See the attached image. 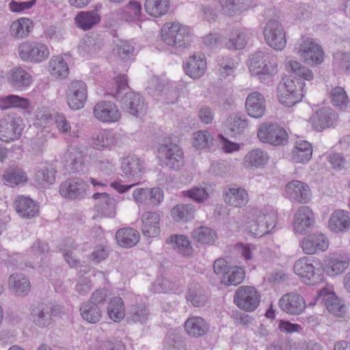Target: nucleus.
<instances>
[{
    "instance_id": "1",
    "label": "nucleus",
    "mask_w": 350,
    "mask_h": 350,
    "mask_svg": "<svg viewBox=\"0 0 350 350\" xmlns=\"http://www.w3.org/2000/svg\"><path fill=\"white\" fill-rule=\"evenodd\" d=\"M114 80L116 89L113 96L116 100L120 99L122 109L137 118L144 116L147 107L143 96L133 92H128L122 96V92L129 88L126 76L119 75Z\"/></svg>"
},
{
    "instance_id": "2",
    "label": "nucleus",
    "mask_w": 350,
    "mask_h": 350,
    "mask_svg": "<svg viewBox=\"0 0 350 350\" xmlns=\"http://www.w3.org/2000/svg\"><path fill=\"white\" fill-rule=\"evenodd\" d=\"M65 314L64 306L46 302H39L31 306L29 319L40 328H47L54 321L53 318H62Z\"/></svg>"
},
{
    "instance_id": "3",
    "label": "nucleus",
    "mask_w": 350,
    "mask_h": 350,
    "mask_svg": "<svg viewBox=\"0 0 350 350\" xmlns=\"http://www.w3.org/2000/svg\"><path fill=\"white\" fill-rule=\"evenodd\" d=\"M249 69L253 75L265 81L277 73L278 64L270 53L258 51L250 56Z\"/></svg>"
},
{
    "instance_id": "4",
    "label": "nucleus",
    "mask_w": 350,
    "mask_h": 350,
    "mask_svg": "<svg viewBox=\"0 0 350 350\" xmlns=\"http://www.w3.org/2000/svg\"><path fill=\"white\" fill-rule=\"evenodd\" d=\"M122 176L129 180L139 182L144 172L143 162L134 156H129L122 159L121 167ZM138 183L131 185H123L120 181H115L111 183V187L120 193L127 192Z\"/></svg>"
},
{
    "instance_id": "5",
    "label": "nucleus",
    "mask_w": 350,
    "mask_h": 350,
    "mask_svg": "<svg viewBox=\"0 0 350 350\" xmlns=\"http://www.w3.org/2000/svg\"><path fill=\"white\" fill-rule=\"evenodd\" d=\"M162 40L167 45L176 49H185L190 45V29L179 23H166L161 28Z\"/></svg>"
},
{
    "instance_id": "6",
    "label": "nucleus",
    "mask_w": 350,
    "mask_h": 350,
    "mask_svg": "<svg viewBox=\"0 0 350 350\" xmlns=\"http://www.w3.org/2000/svg\"><path fill=\"white\" fill-rule=\"evenodd\" d=\"M305 83L300 79H286L278 88V98L285 107H291L300 102L304 96Z\"/></svg>"
},
{
    "instance_id": "7",
    "label": "nucleus",
    "mask_w": 350,
    "mask_h": 350,
    "mask_svg": "<svg viewBox=\"0 0 350 350\" xmlns=\"http://www.w3.org/2000/svg\"><path fill=\"white\" fill-rule=\"evenodd\" d=\"M255 220L250 225V232L261 237L269 234L276 226L277 214L271 208L254 210Z\"/></svg>"
},
{
    "instance_id": "8",
    "label": "nucleus",
    "mask_w": 350,
    "mask_h": 350,
    "mask_svg": "<svg viewBox=\"0 0 350 350\" xmlns=\"http://www.w3.org/2000/svg\"><path fill=\"white\" fill-rule=\"evenodd\" d=\"M158 157L163 167L178 170L184 165V155L181 148L176 144L169 143L160 145Z\"/></svg>"
},
{
    "instance_id": "9",
    "label": "nucleus",
    "mask_w": 350,
    "mask_h": 350,
    "mask_svg": "<svg viewBox=\"0 0 350 350\" xmlns=\"http://www.w3.org/2000/svg\"><path fill=\"white\" fill-rule=\"evenodd\" d=\"M24 124L23 120L16 114H8L0 120V140L6 143L21 137Z\"/></svg>"
},
{
    "instance_id": "10",
    "label": "nucleus",
    "mask_w": 350,
    "mask_h": 350,
    "mask_svg": "<svg viewBox=\"0 0 350 350\" xmlns=\"http://www.w3.org/2000/svg\"><path fill=\"white\" fill-rule=\"evenodd\" d=\"M260 141L273 146H284L288 142V134L286 130L277 124H262L257 133Z\"/></svg>"
},
{
    "instance_id": "11",
    "label": "nucleus",
    "mask_w": 350,
    "mask_h": 350,
    "mask_svg": "<svg viewBox=\"0 0 350 350\" xmlns=\"http://www.w3.org/2000/svg\"><path fill=\"white\" fill-rule=\"evenodd\" d=\"M260 299V294L256 288L249 286L239 287L234 295V304L247 312L254 311L258 306Z\"/></svg>"
},
{
    "instance_id": "12",
    "label": "nucleus",
    "mask_w": 350,
    "mask_h": 350,
    "mask_svg": "<svg viewBox=\"0 0 350 350\" xmlns=\"http://www.w3.org/2000/svg\"><path fill=\"white\" fill-rule=\"evenodd\" d=\"M18 53L23 61L42 62L49 57V50L43 43L25 42L19 45Z\"/></svg>"
},
{
    "instance_id": "13",
    "label": "nucleus",
    "mask_w": 350,
    "mask_h": 350,
    "mask_svg": "<svg viewBox=\"0 0 350 350\" xmlns=\"http://www.w3.org/2000/svg\"><path fill=\"white\" fill-rule=\"evenodd\" d=\"M294 271L308 285H315L322 280L320 270L315 268L312 259L308 257H303L295 261Z\"/></svg>"
},
{
    "instance_id": "14",
    "label": "nucleus",
    "mask_w": 350,
    "mask_h": 350,
    "mask_svg": "<svg viewBox=\"0 0 350 350\" xmlns=\"http://www.w3.org/2000/svg\"><path fill=\"white\" fill-rule=\"evenodd\" d=\"M295 49L300 58L307 64L318 65L323 61V51L321 46L314 42L312 39L304 40Z\"/></svg>"
},
{
    "instance_id": "15",
    "label": "nucleus",
    "mask_w": 350,
    "mask_h": 350,
    "mask_svg": "<svg viewBox=\"0 0 350 350\" xmlns=\"http://www.w3.org/2000/svg\"><path fill=\"white\" fill-rule=\"evenodd\" d=\"M87 97L88 88L83 81L70 82L66 91V101L71 109L78 110L83 107Z\"/></svg>"
},
{
    "instance_id": "16",
    "label": "nucleus",
    "mask_w": 350,
    "mask_h": 350,
    "mask_svg": "<svg viewBox=\"0 0 350 350\" xmlns=\"http://www.w3.org/2000/svg\"><path fill=\"white\" fill-rule=\"evenodd\" d=\"M264 36L269 46L275 50L281 51L286 44V36L284 28L278 21H269L264 28Z\"/></svg>"
},
{
    "instance_id": "17",
    "label": "nucleus",
    "mask_w": 350,
    "mask_h": 350,
    "mask_svg": "<svg viewBox=\"0 0 350 350\" xmlns=\"http://www.w3.org/2000/svg\"><path fill=\"white\" fill-rule=\"evenodd\" d=\"M314 301L323 303L327 310L338 317H342L346 312V307L334 292L322 288L314 298Z\"/></svg>"
},
{
    "instance_id": "18",
    "label": "nucleus",
    "mask_w": 350,
    "mask_h": 350,
    "mask_svg": "<svg viewBox=\"0 0 350 350\" xmlns=\"http://www.w3.org/2000/svg\"><path fill=\"white\" fill-rule=\"evenodd\" d=\"M93 113L98 120L103 122H116L121 118V113L117 105L108 100L98 102L94 107Z\"/></svg>"
},
{
    "instance_id": "19",
    "label": "nucleus",
    "mask_w": 350,
    "mask_h": 350,
    "mask_svg": "<svg viewBox=\"0 0 350 350\" xmlns=\"http://www.w3.org/2000/svg\"><path fill=\"white\" fill-rule=\"evenodd\" d=\"M87 183L79 178L68 179L59 186V193L68 199H81L87 194Z\"/></svg>"
},
{
    "instance_id": "20",
    "label": "nucleus",
    "mask_w": 350,
    "mask_h": 350,
    "mask_svg": "<svg viewBox=\"0 0 350 350\" xmlns=\"http://www.w3.org/2000/svg\"><path fill=\"white\" fill-rule=\"evenodd\" d=\"M278 305L282 311L290 315L301 314L306 306L304 297L297 293H289L282 296Z\"/></svg>"
},
{
    "instance_id": "21",
    "label": "nucleus",
    "mask_w": 350,
    "mask_h": 350,
    "mask_svg": "<svg viewBox=\"0 0 350 350\" xmlns=\"http://www.w3.org/2000/svg\"><path fill=\"white\" fill-rule=\"evenodd\" d=\"M286 193L289 199L301 204L308 202L311 196L308 185L297 180L286 184Z\"/></svg>"
},
{
    "instance_id": "22",
    "label": "nucleus",
    "mask_w": 350,
    "mask_h": 350,
    "mask_svg": "<svg viewBox=\"0 0 350 350\" xmlns=\"http://www.w3.org/2000/svg\"><path fill=\"white\" fill-rule=\"evenodd\" d=\"M315 222L314 216L312 209L306 206H302L297 211L293 221L295 230L303 234L314 226Z\"/></svg>"
},
{
    "instance_id": "23",
    "label": "nucleus",
    "mask_w": 350,
    "mask_h": 350,
    "mask_svg": "<svg viewBox=\"0 0 350 350\" xmlns=\"http://www.w3.org/2000/svg\"><path fill=\"white\" fill-rule=\"evenodd\" d=\"M301 246L305 254H313L317 251H325L328 248L329 241L323 234H313L305 237Z\"/></svg>"
},
{
    "instance_id": "24",
    "label": "nucleus",
    "mask_w": 350,
    "mask_h": 350,
    "mask_svg": "<svg viewBox=\"0 0 350 350\" xmlns=\"http://www.w3.org/2000/svg\"><path fill=\"white\" fill-rule=\"evenodd\" d=\"M223 196L226 204L237 208L245 206L249 201L247 191L241 187L226 188Z\"/></svg>"
},
{
    "instance_id": "25",
    "label": "nucleus",
    "mask_w": 350,
    "mask_h": 350,
    "mask_svg": "<svg viewBox=\"0 0 350 350\" xmlns=\"http://www.w3.org/2000/svg\"><path fill=\"white\" fill-rule=\"evenodd\" d=\"M337 120L338 116L332 109L322 108L312 116V126L315 131H321L333 126Z\"/></svg>"
},
{
    "instance_id": "26",
    "label": "nucleus",
    "mask_w": 350,
    "mask_h": 350,
    "mask_svg": "<svg viewBox=\"0 0 350 350\" xmlns=\"http://www.w3.org/2000/svg\"><path fill=\"white\" fill-rule=\"evenodd\" d=\"M350 258L344 252H334L327 259L325 270L330 275H335L344 272L349 267Z\"/></svg>"
},
{
    "instance_id": "27",
    "label": "nucleus",
    "mask_w": 350,
    "mask_h": 350,
    "mask_svg": "<svg viewBox=\"0 0 350 350\" xmlns=\"http://www.w3.org/2000/svg\"><path fill=\"white\" fill-rule=\"evenodd\" d=\"M187 75L193 79H200L206 70V62L202 55L194 54L189 57L184 66Z\"/></svg>"
},
{
    "instance_id": "28",
    "label": "nucleus",
    "mask_w": 350,
    "mask_h": 350,
    "mask_svg": "<svg viewBox=\"0 0 350 350\" xmlns=\"http://www.w3.org/2000/svg\"><path fill=\"white\" fill-rule=\"evenodd\" d=\"M328 228L333 232H345L350 229V213L343 210L334 211L328 221Z\"/></svg>"
},
{
    "instance_id": "29",
    "label": "nucleus",
    "mask_w": 350,
    "mask_h": 350,
    "mask_svg": "<svg viewBox=\"0 0 350 350\" xmlns=\"http://www.w3.org/2000/svg\"><path fill=\"white\" fill-rule=\"evenodd\" d=\"M245 109L250 116L254 118H261L266 109L263 96L258 92L250 93L245 100Z\"/></svg>"
},
{
    "instance_id": "30",
    "label": "nucleus",
    "mask_w": 350,
    "mask_h": 350,
    "mask_svg": "<svg viewBox=\"0 0 350 350\" xmlns=\"http://www.w3.org/2000/svg\"><path fill=\"white\" fill-rule=\"evenodd\" d=\"M142 232L148 238L156 237L160 234L159 214L153 212H145L142 217Z\"/></svg>"
},
{
    "instance_id": "31",
    "label": "nucleus",
    "mask_w": 350,
    "mask_h": 350,
    "mask_svg": "<svg viewBox=\"0 0 350 350\" xmlns=\"http://www.w3.org/2000/svg\"><path fill=\"white\" fill-rule=\"evenodd\" d=\"M14 207L17 213L23 218L35 217L39 213V205L32 199L25 196H19L14 201Z\"/></svg>"
},
{
    "instance_id": "32",
    "label": "nucleus",
    "mask_w": 350,
    "mask_h": 350,
    "mask_svg": "<svg viewBox=\"0 0 350 350\" xmlns=\"http://www.w3.org/2000/svg\"><path fill=\"white\" fill-rule=\"evenodd\" d=\"M184 327L186 333L196 338L205 336L209 330L208 323L203 318L197 316L188 318Z\"/></svg>"
},
{
    "instance_id": "33",
    "label": "nucleus",
    "mask_w": 350,
    "mask_h": 350,
    "mask_svg": "<svg viewBox=\"0 0 350 350\" xmlns=\"http://www.w3.org/2000/svg\"><path fill=\"white\" fill-rule=\"evenodd\" d=\"M66 165L70 172H79L83 171L84 158L83 151L75 146L69 147L64 154Z\"/></svg>"
},
{
    "instance_id": "34",
    "label": "nucleus",
    "mask_w": 350,
    "mask_h": 350,
    "mask_svg": "<svg viewBox=\"0 0 350 350\" xmlns=\"http://www.w3.org/2000/svg\"><path fill=\"white\" fill-rule=\"evenodd\" d=\"M100 16L95 11H81L75 17L76 26L83 30L88 31L100 22Z\"/></svg>"
},
{
    "instance_id": "35",
    "label": "nucleus",
    "mask_w": 350,
    "mask_h": 350,
    "mask_svg": "<svg viewBox=\"0 0 350 350\" xmlns=\"http://www.w3.org/2000/svg\"><path fill=\"white\" fill-rule=\"evenodd\" d=\"M92 198L98 200L96 205L97 211L100 212L107 217L114 215L117 204L114 198H111L109 195L105 192L95 193L92 196Z\"/></svg>"
},
{
    "instance_id": "36",
    "label": "nucleus",
    "mask_w": 350,
    "mask_h": 350,
    "mask_svg": "<svg viewBox=\"0 0 350 350\" xmlns=\"http://www.w3.org/2000/svg\"><path fill=\"white\" fill-rule=\"evenodd\" d=\"M8 285L10 288L18 296H25L31 290L29 279L22 273L11 274L8 278Z\"/></svg>"
},
{
    "instance_id": "37",
    "label": "nucleus",
    "mask_w": 350,
    "mask_h": 350,
    "mask_svg": "<svg viewBox=\"0 0 350 350\" xmlns=\"http://www.w3.org/2000/svg\"><path fill=\"white\" fill-rule=\"evenodd\" d=\"M139 233L133 228H122L117 231L116 239L117 243L123 247H132L139 241Z\"/></svg>"
},
{
    "instance_id": "38",
    "label": "nucleus",
    "mask_w": 350,
    "mask_h": 350,
    "mask_svg": "<svg viewBox=\"0 0 350 350\" xmlns=\"http://www.w3.org/2000/svg\"><path fill=\"white\" fill-rule=\"evenodd\" d=\"M107 314L109 319L120 323L125 317V307L122 299L114 297L110 299L107 308Z\"/></svg>"
},
{
    "instance_id": "39",
    "label": "nucleus",
    "mask_w": 350,
    "mask_h": 350,
    "mask_svg": "<svg viewBox=\"0 0 350 350\" xmlns=\"http://www.w3.org/2000/svg\"><path fill=\"white\" fill-rule=\"evenodd\" d=\"M192 238L201 245H213L217 239L216 232L206 226H200L195 228L191 232Z\"/></svg>"
},
{
    "instance_id": "40",
    "label": "nucleus",
    "mask_w": 350,
    "mask_h": 350,
    "mask_svg": "<svg viewBox=\"0 0 350 350\" xmlns=\"http://www.w3.org/2000/svg\"><path fill=\"white\" fill-rule=\"evenodd\" d=\"M79 311L82 318L91 324L97 323L103 317L102 309L88 301L81 304Z\"/></svg>"
},
{
    "instance_id": "41",
    "label": "nucleus",
    "mask_w": 350,
    "mask_h": 350,
    "mask_svg": "<svg viewBox=\"0 0 350 350\" xmlns=\"http://www.w3.org/2000/svg\"><path fill=\"white\" fill-rule=\"evenodd\" d=\"M312 154V145L307 141L301 140L296 142L292 158L296 163H306L310 160Z\"/></svg>"
},
{
    "instance_id": "42",
    "label": "nucleus",
    "mask_w": 350,
    "mask_h": 350,
    "mask_svg": "<svg viewBox=\"0 0 350 350\" xmlns=\"http://www.w3.org/2000/svg\"><path fill=\"white\" fill-rule=\"evenodd\" d=\"M117 143L116 135L107 130L100 131L92 138V146L95 149L103 150Z\"/></svg>"
},
{
    "instance_id": "43",
    "label": "nucleus",
    "mask_w": 350,
    "mask_h": 350,
    "mask_svg": "<svg viewBox=\"0 0 350 350\" xmlns=\"http://www.w3.org/2000/svg\"><path fill=\"white\" fill-rule=\"evenodd\" d=\"M170 8V0H146L144 9L148 14L153 17L165 15Z\"/></svg>"
},
{
    "instance_id": "44",
    "label": "nucleus",
    "mask_w": 350,
    "mask_h": 350,
    "mask_svg": "<svg viewBox=\"0 0 350 350\" xmlns=\"http://www.w3.org/2000/svg\"><path fill=\"white\" fill-rule=\"evenodd\" d=\"M247 35L245 30L241 29H233L225 42L226 48L230 50L243 49L247 44Z\"/></svg>"
},
{
    "instance_id": "45",
    "label": "nucleus",
    "mask_w": 350,
    "mask_h": 350,
    "mask_svg": "<svg viewBox=\"0 0 350 350\" xmlns=\"http://www.w3.org/2000/svg\"><path fill=\"white\" fill-rule=\"evenodd\" d=\"M166 243L171 244L173 249L183 256H189L191 253V243L184 235H172L166 239Z\"/></svg>"
},
{
    "instance_id": "46",
    "label": "nucleus",
    "mask_w": 350,
    "mask_h": 350,
    "mask_svg": "<svg viewBox=\"0 0 350 350\" xmlns=\"http://www.w3.org/2000/svg\"><path fill=\"white\" fill-rule=\"evenodd\" d=\"M195 207L190 204H178L171 210V216L176 221L187 222L194 218Z\"/></svg>"
},
{
    "instance_id": "47",
    "label": "nucleus",
    "mask_w": 350,
    "mask_h": 350,
    "mask_svg": "<svg viewBox=\"0 0 350 350\" xmlns=\"http://www.w3.org/2000/svg\"><path fill=\"white\" fill-rule=\"evenodd\" d=\"M141 14L142 5L137 1H130L128 4L118 10V14L125 21H137L139 19Z\"/></svg>"
},
{
    "instance_id": "48",
    "label": "nucleus",
    "mask_w": 350,
    "mask_h": 350,
    "mask_svg": "<svg viewBox=\"0 0 350 350\" xmlns=\"http://www.w3.org/2000/svg\"><path fill=\"white\" fill-rule=\"evenodd\" d=\"M9 81L14 87H27L31 83V76L21 67H15L10 70Z\"/></svg>"
},
{
    "instance_id": "49",
    "label": "nucleus",
    "mask_w": 350,
    "mask_h": 350,
    "mask_svg": "<svg viewBox=\"0 0 350 350\" xmlns=\"http://www.w3.org/2000/svg\"><path fill=\"white\" fill-rule=\"evenodd\" d=\"M247 126V120L239 115H231L226 121V129L234 136L243 133Z\"/></svg>"
},
{
    "instance_id": "50",
    "label": "nucleus",
    "mask_w": 350,
    "mask_h": 350,
    "mask_svg": "<svg viewBox=\"0 0 350 350\" xmlns=\"http://www.w3.org/2000/svg\"><path fill=\"white\" fill-rule=\"evenodd\" d=\"M268 158L267 154L262 150L254 149L245 156L244 165L246 167H260L267 162Z\"/></svg>"
},
{
    "instance_id": "51",
    "label": "nucleus",
    "mask_w": 350,
    "mask_h": 350,
    "mask_svg": "<svg viewBox=\"0 0 350 350\" xmlns=\"http://www.w3.org/2000/svg\"><path fill=\"white\" fill-rule=\"evenodd\" d=\"M29 106L28 99L14 94H10L0 98V109L2 110L10 108L27 109Z\"/></svg>"
},
{
    "instance_id": "52",
    "label": "nucleus",
    "mask_w": 350,
    "mask_h": 350,
    "mask_svg": "<svg viewBox=\"0 0 350 350\" xmlns=\"http://www.w3.org/2000/svg\"><path fill=\"white\" fill-rule=\"evenodd\" d=\"M149 310L144 304L132 306L128 315V321L133 323H146L149 317Z\"/></svg>"
},
{
    "instance_id": "53",
    "label": "nucleus",
    "mask_w": 350,
    "mask_h": 350,
    "mask_svg": "<svg viewBox=\"0 0 350 350\" xmlns=\"http://www.w3.org/2000/svg\"><path fill=\"white\" fill-rule=\"evenodd\" d=\"M32 28V22L22 18L14 22L10 26L11 34L16 38H23L27 36Z\"/></svg>"
},
{
    "instance_id": "54",
    "label": "nucleus",
    "mask_w": 350,
    "mask_h": 350,
    "mask_svg": "<svg viewBox=\"0 0 350 350\" xmlns=\"http://www.w3.org/2000/svg\"><path fill=\"white\" fill-rule=\"evenodd\" d=\"M49 70L55 77H66L69 72L68 64L61 56H53L49 62Z\"/></svg>"
},
{
    "instance_id": "55",
    "label": "nucleus",
    "mask_w": 350,
    "mask_h": 350,
    "mask_svg": "<svg viewBox=\"0 0 350 350\" xmlns=\"http://www.w3.org/2000/svg\"><path fill=\"white\" fill-rule=\"evenodd\" d=\"M187 299L194 307H200L205 304L207 297L204 289L200 285L194 284L189 288Z\"/></svg>"
},
{
    "instance_id": "56",
    "label": "nucleus",
    "mask_w": 350,
    "mask_h": 350,
    "mask_svg": "<svg viewBox=\"0 0 350 350\" xmlns=\"http://www.w3.org/2000/svg\"><path fill=\"white\" fill-rule=\"evenodd\" d=\"M165 347L167 350H187L182 335L175 330H170L167 332Z\"/></svg>"
},
{
    "instance_id": "57",
    "label": "nucleus",
    "mask_w": 350,
    "mask_h": 350,
    "mask_svg": "<svg viewBox=\"0 0 350 350\" xmlns=\"http://www.w3.org/2000/svg\"><path fill=\"white\" fill-rule=\"evenodd\" d=\"M3 178L5 183L13 187L27 180L24 172L16 167H11L5 171Z\"/></svg>"
},
{
    "instance_id": "58",
    "label": "nucleus",
    "mask_w": 350,
    "mask_h": 350,
    "mask_svg": "<svg viewBox=\"0 0 350 350\" xmlns=\"http://www.w3.org/2000/svg\"><path fill=\"white\" fill-rule=\"evenodd\" d=\"M331 102L335 107L341 110L347 108L349 103L347 92L342 87H335L330 92Z\"/></svg>"
},
{
    "instance_id": "59",
    "label": "nucleus",
    "mask_w": 350,
    "mask_h": 350,
    "mask_svg": "<svg viewBox=\"0 0 350 350\" xmlns=\"http://www.w3.org/2000/svg\"><path fill=\"white\" fill-rule=\"evenodd\" d=\"M56 170L51 165H46L36 170L35 178L40 184H53L55 180Z\"/></svg>"
},
{
    "instance_id": "60",
    "label": "nucleus",
    "mask_w": 350,
    "mask_h": 350,
    "mask_svg": "<svg viewBox=\"0 0 350 350\" xmlns=\"http://www.w3.org/2000/svg\"><path fill=\"white\" fill-rule=\"evenodd\" d=\"M286 69L301 79L310 81L313 79L312 72L308 68L302 66L299 62L293 60L286 62Z\"/></svg>"
},
{
    "instance_id": "61",
    "label": "nucleus",
    "mask_w": 350,
    "mask_h": 350,
    "mask_svg": "<svg viewBox=\"0 0 350 350\" xmlns=\"http://www.w3.org/2000/svg\"><path fill=\"white\" fill-rule=\"evenodd\" d=\"M219 72L223 77L231 76L234 72L237 63L229 57H218L217 59Z\"/></svg>"
},
{
    "instance_id": "62",
    "label": "nucleus",
    "mask_w": 350,
    "mask_h": 350,
    "mask_svg": "<svg viewBox=\"0 0 350 350\" xmlns=\"http://www.w3.org/2000/svg\"><path fill=\"white\" fill-rule=\"evenodd\" d=\"M245 278V271L241 267H233L228 271L226 275H224V283L228 285L237 286L242 282Z\"/></svg>"
},
{
    "instance_id": "63",
    "label": "nucleus",
    "mask_w": 350,
    "mask_h": 350,
    "mask_svg": "<svg viewBox=\"0 0 350 350\" xmlns=\"http://www.w3.org/2000/svg\"><path fill=\"white\" fill-rule=\"evenodd\" d=\"M212 142L213 137L206 131H199L193 134V146L197 149L208 148Z\"/></svg>"
},
{
    "instance_id": "64",
    "label": "nucleus",
    "mask_w": 350,
    "mask_h": 350,
    "mask_svg": "<svg viewBox=\"0 0 350 350\" xmlns=\"http://www.w3.org/2000/svg\"><path fill=\"white\" fill-rule=\"evenodd\" d=\"M241 0H220L222 10L225 14L233 16L241 12L243 10Z\"/></svg>"
}]
</instances>
